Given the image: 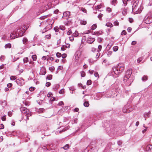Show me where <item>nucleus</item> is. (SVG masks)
Wrapping results in <instances>:
<instances>
[{"label": "nucleus", "mask_w": 152, "mask_h": 152, "mask_svg": "<svg viewBox=\"0 0 152 152\" xmlns=\"http://www.w3.org/2000/svg\"><path fill=\"white\" fill-rule=\"evenodd\" d=\"M21 112L23 113H25L27 112L28 110L26 107H21L20 108Z\"/></svg>", "instance_id": "f8f14e48"}, {"label": "nucleus", "mask_w": 152, "mask_h": 152, "mask_svg": "<svg viewBox=\"0 0 152 152\" xmlns=\"http://www.w3.org/2000/svg\"><path fill=\"white\" fill-rule=\"evenodd\" d=\"M59 87V85L58 84H56L53 86V89L54 91L57 90Z\"/></svg>", "instance_id": "aec40b11"}, {"label": "nucleus", "mask_w": 152, "mask_h": 152, "mask_svg": "<svg viewBox=\"0 0 152 152\" xmlns=\"http://www.w3.org/2000/svg\"><path fill=\"white\" fill-rule=\"evenodd\" d=\"M102 31H97V32H95L94 33L92 34L93 35H99L101 34H102Z\"/></svg>", "instance_id": "412c9836"}, {"label": "nucleus", "mask_w": 152, "mask_h": 152, "mask_svg": "<svg viewBox=\"0 0 152 152\" xmlns=\"http://www.w3.org/2000/svg\"><path fill=\"white\" fill-rule=\"evenodd\" d=\"M97 27V25L96 24H94L91 27V29L94 30Z\"/></svg>", "instance_id": "cd10ccee"}, {"label": "nucleus", "mask_w": 152, "mask_h": 152, "mask_svg": "<svg viewBox=\"0 0 152 152\" xmlns=\"http://www.w3.org/2000/svg\"><path fill=\"white\" fill-rule=\"evenodd\" d=\"M102 48V46L101 45H99L98 46V50H97L98 52L100 51L101 50Z\"/></svg>", "instance_id": "6e6d98bb"}, {"label": "nucleus", "mask_w": 152, "mask_h": 152, "mask_svg": "<svg viewBox=\"0 0 152 152\" xmlns=\"http://www.w3.org/2000/svg\"><path fill=\"white\" fill-rule=\"evenodd\" d=\"M5 58V57L4 56H1L0 57V60L2 61V60L4 59Z\"/></svg>", "instance_id": "338daca9"}, {"label": "nucleus", "mask_w": 152, "mask_h": 152, "mask_svg": "<svg viewBox=\"0 0 152 152\" xmlns=\"http://www.w3.org/2000/svg\"><path fill=\"white\" fill-rule=\"evenodd\" d=\"M122 13L123 15H125L126 14V9H124L122 11Z\"/></svg>", "instance_id": "4c0bfd02"}, {"label": "nucleus", "mask_w": 152, "mask_h": 152, "mask_svg": "<svg viewBox=\"0 0 152 152\" xmlns=\"http://www.w3.org/2000/svg\"><path fill=\"white\" fill-rule=\"evenodd\" d=\"M148 79V77L146 76H144L142 77V80L143 81H145Z\"/></svg>", "instance_id": "4be33fe9"}, {"label": "nucleus", "mask_w": 152, "mask_h": 152, "mask_svg": "<svg viewBox=\"0 0 152 152\" xmlns=\"http://www.w3.org/2000/svg\"><path fill=\"white\" fill-rule=\"evenodd\" d=\"M102 39H103L101 38L98 37L97 39V41L98 42H100L102 41Z\"/></svg>", "instance_id": "8fccbe9b"}, {"label": "nucleus", "mask_w": 152, "mask_h": 152, "mask_svg": "<svg viewBox=\"0 0 152 152\" xmlns=\"http://www.w3.org/2000/svg\"><path fill=\"white\" fill-rule=\"evenodd\" d=\"M23 103L26 106H28L30 104L29 102L26 101H23Z\"/></svg>", "instance_id": "bb28decb"}, {"label": "nucleus", "mask_w": 152, "mask_h": 152, "mask_svg": "<svg viewBox=\"0 0 152 152\" xmlns=\"http://www.w3.org/2000/svg\"><path fill=\"white\" fill-rule=\"evenodd\" d=\"M132 73V69H129L127 70L125 73V76L124 79V81L125 82V80H126V79L129 77L130 78V76Z\"/></svg>", "instance_id": "20e7f679"}, {"label": "nucleus", "mask_w": 152, "mask_h": 152, "mask_svg": "<svg viewBox=\"0 0 152 152\" xmlns=\"http://www.w3.org/2000/svg\"><path fill=\"white\" fill-rule=\"evenodd\" d=\"M103 15L101 13H100L98 16V18L100 20H102V17L103 16Z\"/></svg>", "instance_id": "e433bc0d"}, {"label": "nucleus", "mask_w": 152, "mask_h": 152, "mask_svg": "<svg viewBox=\"0 0 152 152\" xmlns=\"http://www.w3.org/2000/svg\"><path fill=\"white\" fill-rule=\"evenodd\" d=\"M35 88L31 87L29 88V90L31 91H32L34 90Z\"/></svg>", "instance_id": "4d7b16f0"}, {"label": "nucleus", "mask_w": 152, "mask_h": 152, "mask_svg": "<svg viewBox=\"0 0 152 152\" xmlns=\"http://www.w3.org/2000/svg\"><path fill=\"white\" fill-rule=\"evenodd\" d=\"M32 58L33 61H36L37 59V56L36 55H34L32 56Z\"/></svg>", "instance_id": "72a5a7b5"}, {"label": "nucleus", "mask_w": 152, "mask_h": 152, "mask_svg": "<svg viewBox=\"0 0 152 152\" xmlns=\"http://www.w3.org/2000/svg\"><path fill=\"white\" fill-rule=\"evenodd\" d=\"M24 33V32H23L21 29H18L17 32H16L18 37L22 36Z\"/></svg>", "instance_id": "1a4fd4ad"}, {"label": "nucleus", "mask_w": 152, "mask_h": 152, "mask_svg": "<svg viewBox=\"0 0 152 152\" xmlns=\"http://www.w3.org/2000/svg\"><path fill=\"white\" fill-rule=\"evenodd\" d=\"M114 24L115 26H118L119 25V23L117 20H116L114 22Z\"/></svg>", "instance_id": "de8ad7c7"}, {"label": "nucleus", "mask_w": 152, "mask_h": 152, "mask_svg": "<svg viewBox=\"0 0 152 152\" xmlns=\"http://www.w3.org/2000/svg\"><path fill=\"white\" fill-rule=\"evenodd\" d=\"M5 48H10L11 47V45L10 43H8L5 45L4 46Z\"/></svg>", "instance_id": "b1692460"}, {"label": "nucleus", "mask_w": 152, "mask_h": 152, "mask_svg": "<svg viewBox=\"0 0 152 152\" xmlns=\"http://www.w3.org/2000/svg\"><path fill=\"white\" fill-rule=\"evenodd\" d=\"M106 10L108 12H110L111 11V9L110 7H108L107 8Z\"/></svg>", "instance_id": "bf43d9fd"}, {"label": "nucleus", "mask_w": 152, "mask_h": 152, "mask_svg": "<svg viewBox=\"0 0 152 152\" xmlns=\"http://www.w3.org/2000/svg\"><path fill=\"white\" fill-rule=\"evenodd\" d=\"M80 23L82 25H85L86 24V21L84 20H81Z\"/></svg>", "instance_id": "473e14b6"}, {"label": "nucleus", "mask_w": 152, "mask_h": 152, "mask_svg": "<svg viewBox=\"0 0 152 152\" xmlns=\"http://www.w3.org/2000/svg\"><path fill=\"white\" fill-rule=\"evenodd\" d=\"M72 33V32L71 30H69L68 31V32H67V34L68 35H70Z\"/></svg>", "instance_id": "0e129e2a"}, {"label": "nucleus", "mask_w": 152, "mask_h": 152, "mask_svg": "<svg viewBox=\"0 0 152 152\" xmlns=\"http://www.w3.org/2000/svg\"><path fill=\"white\" fill-rule=\"evenodd\" d=\"M142 57H140V58H139L137 59V62H138V63H140V62L142 61V60L143 59Z\"/></svg>", "instance_id": "3c124183"}, {"label": "nucleus", "mask_w": 152, "mask_h": 152, "mask_svg": "<svg viewBox=\"0 0 152 152\" xmlns=\"http://www.w3.org/2000/svg\"><path fill=\"white\" fill-rule=\"evenodd\" d=\"M52 7V5L50 3H48L47 5L41 7V12H43L48 9L51 8Z\"/></svg>", "instance_id": "7ed1b4c3"}, {"label": "nucleus", "mask_w": 152, "mask_h": 152, "mask_svg": "<svg viewBox=\"0 0 152 152\" xmlns=\"http://www.w3.org/2000/svg\"><path fill=\"white\" fill-rule=\"evenodd\" d=\"M52 76L50 75H48L47 77H46V79H48L49 80H50L52 79Z\"/></svg>", "instance_id": "c756f323"}, {"label": "nucleus", "mask_w": 152, "mask_h": 152, "mask_svg": "<svg viewBox=\"0 0 152 152\" xmlns=\"http://www.w3.org/2000/svg\"><path fill=\"white\" fill-rule=\"evenodd\" d=\"M117 2V0H112V4H116Z\"/></svg>", "instance_id": "052dcab7"}, {"label": "nucleus", "mask_w": 152, "mask_h": 152, "mask_svg": "<svg viewBox=\"0 0 152 152\" xmlns=\"http://www.w3.org/2000/svg\"><path fill=\"white\" fill-rule=\"evenodd\" d=\"M46 73V71L45 68V67H42L40 69L39 74L41 75H44Z\"/></svg>", "instance_id": "9d476101"}, {"label": "nucleus", "mask_w": 152, "mask_h": 152, "mask_svg": "<svg viewBox=\"0 0 152 152\" xmlns=\"http://www.w3.org/2000/svg\"><path fill=\"white\" fill-rule=\"evenodd\" d=\"M81 76L82 77H84L85 76L86 74L84 71H82L81 72Z\"/></svg>", "instance_id": "ea45409f"}, {"label": "nucleus", "mask_w": 152, "mask_h": 152, "mask_svg": "<svg viewBox=\"0 0 152 152\" xmlns=\"http://www.w3.org/2000/svg\"><path fill=\"white\" fill-rule=\"evenodd\" d=\"M65 45H62L61 48V50H65V48L66 47H65Z\"/></svg>", "instance_id": "603ef678"}, {"label": "nucleus", "mask_w": 152, "mask_h": 152, "mask_svg": "<svg viewBox=\"0 0 152 152\" xmlns=\"http://www.w3.org/2000/svg\"><path fill=\"white\" fill-rule=\"evenodd\" d=\"M126 31L125 30H124L121 32V35H125L126 34Z\"/></svg>", "instance_id": "864d4df0"}, {"label": "nucleus", "mask_w": 152, "mask_h": 152, "mask_svg": "<svg viewBox=\"0 0 152 152\" xmlns=\"http://www.w3.org/2000/svg\"><path fill=\"white\" fill-rule=\"evenodd\" d=\"M71 21L69 20L67 22H65L64 23L65 25L67 26L71 24Z\"/></svg>", "instance_id": "2f4dec72"}, {"label": "nucleus", "mask_w": 152, "mask_h": 152, "mask_svg": "<svg viewBox=\"0 0 152 152\" xmlns=\"http://www.w3.org/2000/svg\"><path fill=\"white\" fill-rule=\"evenodd\" d=\"M95 40V39L93 38H91V37H89L87 38V42L88 43L92 44Z\"/></svg>", "instance_id": "6e6552de"}, {"label": "nucleus", "mask_w": 152, "mask_h": 152, "mask_svg": "<svg viewBox=\"0 0 152 152\" xmlns=\"http://www.w3.org/2000/svg\"><path fill=\"white\" fill-rule=\"evenodd\" d=\"M16 82L17 83V84L19 86H22V83L21 82V81L19 80V79H17L16 80Z\"/></svg>", "instance_id": "5701e85b"}, {"label": "nucleus", "mask_w": 152, "mask_h": 152, "mask_svg": "<svg viewBox=\"0 0 152 152\" xmlns=\"http://www.w3.org/2000/svg\"><path fill=\"white\" fill-rule=\"evenodd\" d=\"M16 76H12L10 77V79L11 80H14L16 79Z\"/></svg>", "instance_id": "58836bf2"}, {"label": "nucleus", "mask_w": 152, "mask_h": 152, "mask_svg": "<svg viewBox=\"0 0 152 152\" xmlns=\"http://www.w3.org/2000/svg\"><path fill=\"white\" fill-rule=\"evenodd\" d=\"M127 0H123V2L124 5V6H126L127 4Z\"/></svg>", "instance_id": "49530a36"}, {"label": "nucleus", "mask_w": 152, "mask_h": 152, "mask_svg": "<svg viewBox=\"0 0 152 152\" xmlns=\"http://www.w3.org/2000/svg\"><path fill=\"white\" fill-rule=\"evenodd\" d=\"M7 86L8 88H10L12 86V83H9L7 84Z\"/></svg>", "instance_id": "774afa93"}, {"label": "nucleus", "mask_w": 152, "mask_h": 152, "mask_svg": "<svg viewBox=\"0 0 152 152\" xmlns=\"http://www.w3.org/2000/svg\"><path fill=\"white\" fill-rule=\"evenodd\" d=\"M53 95L52 93L49 92L47 94V96L48 97H50L52 96Z\"/></svg>", "instance_id": "e2e57ef3"}, {"label": "nucleus", "mask_w": 152, "mask_h": 152, "mask_svg": "<svg viewBox=\"0 0 152 152\" xmlns=\"http://www.w3.org/2000/svg\"><path fill=\"white\" fill-rule=\"evenodd\" d=\"M0 104L2 106V107H4L7 105V103L5 100H4L2 101H1Z\"/></svg>", "instance_id": "f3484780"}, {"label": "nucleus", "mask_w": 152, "mask_h": 152, "mask_svg": "<svg viewBox=\"0 0 152 152\" xmlns=\"http://www.w3.org/2000/svg\"><path fill=\"white\" fill-rule=\"evenodd\" d=\"M63 68V67L62 66H59L57 68V71H56V73H57L58 71L62 70Z\"/></svg>", "instance_id": "7c9ffc66"}, {"label": "nucleus", "mask_w": 152, "mask_h": 152, "mask_svg": "<svg viewBox=\"0 0 152 152\" xmlns=\"http://www.w3.org/2000/svg\"><path fill=\"white\" fill-rule=\"evenodd\" d=\"M24 63L27 62L28 61V58L27 57L23 59Z\"/></svg>", "instance_id": "a18cd8bd"}, {"label": "nucleus", "mask_w": 152, "mask_h": 152, "mask_svg": "<svg viewBox=\"0 0 152 152\" xmlns=\"http://www.w3.org/2000/svg\"><path fill=\"white\" fill-rule=\"evenodd\" d=\"M45 109L44 108H40L39 109V113H42L45 112Z\"/></svg>", "instance_id": "f704fd0d"}, {"label": "nucleus", "mask_w": 152, "mask_h": 152, "mask_svg": "<svg viewBox=\"0 0 152 152\" xmlns=\"http://www.w3.org/2000/svg\"><path fill=\"white\" fill-rule=\"evenodd\" d=\"M92 83V81L91 80H88L87 82V85H90Z\"/></svg>", "instance_id": "79ce46f5"}, {"label": "nucleus", "mask_w": 152, "mask_h": 152, "mask_svg": "<svg viewBox=\"0 0 152 152\" xmlns=\"http://www.w3.org/2000/svg\"><path fill=\"white\" fill-rule=\"evenodd\" d=\"M120 89L119 88H118L117 89L115 90L110 89V91L107 92V96L108 97H113L116 96L118 94L117 92L119 93Z\"/></svg>", "instance_id": "f257e3e1"}, {"label": "nucleus", "mask_w": 152, "mask_h": 152, "mask_svg": "<svg viewBox=\"0 0 152 152\" xmlns=\"http://www.w3.org/2000/svg\"><path fill=\"white\" fill-rule=\"evenodd\" d=\"M103 5L102 3L100 4L97 5L96 6H95V8L97 10H98L101 7H103Z\"/></svg>", "instance_id": "a211bd4d"}, {"label": "nucleus", "mask_w": 152, "mask_h": 152, "mask_svg": "<svg viewBox=\"0 0 152 152\" xmlns=\"http://www.w3.org/2000/svg\"><path fill=\"white\" fill-rule=\"evenodd\" d=\"M84 106L86 107H88L89 106V104L88 101L85 102L83 104Z\"/></svg>", "instance_id": "393cba45"}, {"label": "nucleus", "mask_w": 152, "mask_h": 152, "mask_svg": "<svg viewBox=\"0 0 152 152\" xmlns=\"http://www.w3.org/2000/svg\"><path fill=\"white\" fill-rule=\"evenodd\" d=\"M126 79V80H125V82L124 81V82H126V85L127 86H130L132 82H133V80L132 79L131 77H129L128 78Z\"/></svg>", "instance_id": "0eeeda50"}, {"label": "nucleus", "mask_w": 152, "mask_h": 152, "mask_svg": "<svg viewBox=\"0 0 152 152\" xmlns=\"http://www.w3.org/2000/svg\"><path fill=\"white\" fill-rule=\"evenodd\" d=\"M49 69L51 72H52L54 70L55 68L53 66H52L49 67Z\"/></svg>", "instance_id": "c9c22d12"}, {"label": "nucleus", "mask_w": 152, "mask_h": 152, "mask_svg": "<svg viewBox=\"0 0 152 152\" xmlns=\"http://www.w3.org/2000/svg\"><path fill=\"white\" fill-rule=\"evenodd\" d=\"M106 25L107 27H112L113 26V25L111 23L109 22L107 23Z\"/></svg>", "instance_id": "a878e982"}, {"label": "nucleus", "mask_w": 152, "mask_h": 152, "mask_svg": "<svg viewBox=\"0 0 152 152\" xmlns=\"http://www.w3.org/2000/svg\"><path fill=\"white\" fill-rule=\"evenodd\" d=\"M59 28L61 30H64L65 29V27L63 26H60L59 27Z\"/></svg>", "instance_id": "09e8293b"}, {"label": "nucleus", "mask_w": 152, "mask_h": 152, "mask_svg": "<svg viewBox=\"0 0 152 152\" xmlns=\"http://www.w3.org/2000/svg\"><path fill=\"white\" fill-rule=\"evenodd\" d=\"M143 148L145 149V150L146 151H152V145L149 144L147 145L145 148V147H143Z\"/></svg>", "instance_id": "423d86ee"}, {"label": "nucleus", "mask_w": 152, "mask_h": 152, "mask_svg": "<svg viewBox=\"0 0 152 152\" xmlns=\"http://www.w3.org/2000/svg\"><path fill=\"white\" fill-rule=\"evenodd\" d=\"M69 147V145L68 144L65 145L64 146L61 147V149H63L64 150H67Z\"/></svg>", "instance_id": "dca6fc26"}, {"label": "nucleus", "mask_w": 152, "mask_h": 152, "mask_svg": "<svg viewBox=\"0 0 152 152\" xmlns=\"http://www.w3.org/2000/svg\"><path fill=\"white\" fill-rule=\"evenodd\" d=\"M69 129V127L68 126L64 128L63 129V130L61 131H60V132L61 133V132H64L67 130V129Z\"/></svg>", "instance_id": "a19ab883"}, {"label": "nucleus", "mask_w": 152, "mask_h": 152, "mask_svg": "<svg viewBox=\"0 0 152 152\" xmlns=\"http://www.w3.org/2000/svg\"><path fill=\"white\" fill-rule=\"evenodd\" d=\"M31 113H28L26 114L25 115V116L26 117H28L31 116Z\"/></svg>", "instance_id": "5fc2aeb1"}, {"label": "nucleus", "mask_w": 152, "mask_h": 152, "mask_svg": "<svg viewBox=\"0 0 152 152\" xmlns=\"http://www.w3.org/2000/svg\"><path fill=\"white\" fill-rule=\"evenodd\" d=\"M78 33L77 31H75V33H74V36L75 37H77L78 36Z\"/></svg>", "instance_id": "13d9d810"}, {"label": "nucleus", "mask_w": 152, "mask_h": 152, "mask_svg": "<svg viewBox=\"0 0 152 152\" xmlns=\"http://www.w3.org/2000/svg\"><path fill=\"white\" fill-rule=\"evenodd\" d=\"M151 114L150 112H149L148 113H145L144 114V116L145 118H149Z\"/></svg>", "instance_id": "6ab92c4d"}, {"label": "nucleus", "mask_w": 152, "mask_h": 152, "mask_svg": "<svg viewBox=\"0 0 152 152\" xmlns=\"http://www.w3.org/2000/svg\"><path fill=\"white\" fill-rule=\"evenodd\" d=\"M70 12L69 11H66L63 13V18L66 17V19L69 18L70 16Z\"/></svg>", "instance_id": "9b49d317"}, {"label": "nucleus", "mask_w": 152, "mask_h": 152, "mask_svg": "<svg viewBox=\"0 0 152 152\" xmlns=\"http://www.w3.org/2000/svg\"><path fill=\"white\" fill-rule=\"evenodd\" d=\"M54 30L56 32H57L59 31V28L58 27L56 26L54 28Z\"/></svg>", "instance_id": "c03bdc74"}, {"label": "nucleus", "mask_w": 152, "mask_h": 152, "mask_svg": "<svg viewBox=\"0 0 152 152\" xmlns=\"http://www.w3.org/2000/svg\"><path fill=\"white\" fill-rule=\"evenodd\" d=\"M56 56L58 58L62 56L60 53L58 52L56 54Z\"/></svg>", "instance_id": "37998d69"}, {"label": "nucleus", "mask_w": 152, "mask_h": 152, "mask_svg": "<svg viewBox=\"0 0 152 152\" xmlns=\"http://www.w3.org/2000/svg\"><path fill=\"white\" fill-rule=\"evenodd\" d=\"M63 105H64V103L62 101H61L59 102L58 103V105L59 106H61Z\"/></svg>", "instance_id": "680f3d73"}, {"label": "nucleus", "mask_w": 152, "mask_h": 152, "mask_svg": "<svg viewBox=\"0 0 152 152\" xmlns=\"http://www.w3.org/2000/svg\"><path fill=\"white\" fill-rule=\"evenodd\" d=\"M50 85H51V83L49 82H47L46 83V86L47 87H49L50 86Z\"/></svg>", "instance_id": "69168bd1"}, {"label": "nucleus", "mask_w": 152, "mask_h": 152, "mask_svg": "<svg viewBox=\"0 0 152 152\" xmlns=\"http://www.w3.org/2000/svg\"><path fill=\"white\" fill-rule=\"evenodd\" d=\"M23 44L24 45L27 44L28 42V40L27 38L25 37L23 39Z\"/></svg>", "instance_id": "2eb2a0df"}, {"label": "nucleus", "mask_w": 152, "mask_h": 152, "mask_svg": "<svg viewBox=\"0 0 152 152\" xmlns=\"http://www.w3.org/2000/svg\"><path fill=\"white\" fill-rule=\"evenodd\" d=\"M144 21L145 23L149 24L152 22V17L146 16L144 18Z\"/></svg>", "instance_id": "39448f33"}, {"label": "nucleus", "mask_w": 152, "mask_h": 152, "mask_svg": "<svg viewBox=\"0 0 152 152\" xmlns=\"http://www.w3.org/2000/svg\"><path fill=\"white\" fill-rule=\"evenodd\" d=\"M120 66L119 65H116L115 66H114L112 68V71L116 75H118L121 73L120 71Z\"/></svg>", "instance_id": "f03ea898"}, {"label": "nucleus", "mask_w": 152, "mask_h": 152, "mask_svg": "<svg viewBox=\"0 0 152 152\" xmlns=\"http://www.w3.org/2000/svg\"><path fill=\"white\" fill-rule=\"evenodd\" d=\"M118 46H115L113 48V50L116 52L118 50Z\"/></svg>", "instance_id": "c85d7f7f"}, {"label": "nucleus", "mask_w": 152, "mask_h": 152, "mask_svg": "<svg viewBox=\"0 0 152 152\" xmlns=\"http://www.w3.org/2000/svg\"><path fill=\"white\" fill-rule=\"evenodd\" d=\"M122 111L123 113H129L130 112V111L129 110H128L126 106H124L122 110Z\"/></svg>", "instance_id": "ddd939ff"}, {"label": "nucleus", "mask_w": 152, "mask_h": 152, "mask_svg": "<svg viewBox=\"0 0 152 152\" xmlns=\"http://www.w3.org/2000/svg\"><path fill=\"white\" fill-rule=\"evenodd\" d=\"M18 37V35L15 33V34L14 33H11L10 35V38L11 39H15Z\"/></svg>", "instance_id": "4468645a"}]
</instances>
